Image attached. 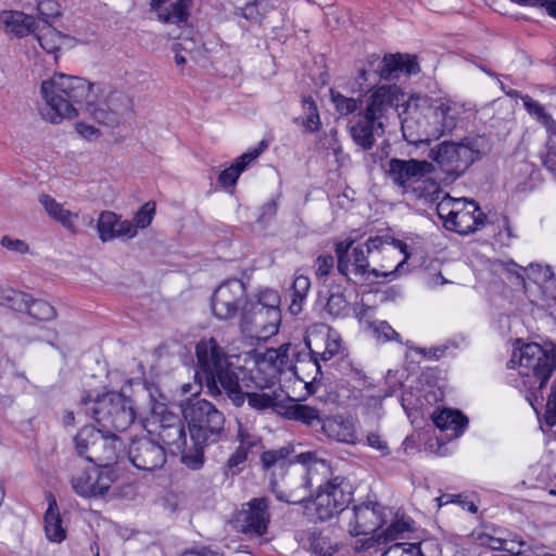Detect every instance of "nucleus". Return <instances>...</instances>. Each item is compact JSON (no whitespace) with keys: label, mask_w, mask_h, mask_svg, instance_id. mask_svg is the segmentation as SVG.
I'll return each instance as SVG.
<instances>
[{"label":"nucleus","mask_w":556,"mask_h":556,"mask_svg":"<svg viewBox=\"0 0 556 556\" xmlns=\"http://www.w3.org/2000/svg\"><path fill=\"white\" fill-rule=\"evenodd\" d=\"M305 344L309 350L308 359H299L292 366L289 357V345H281L279 349H268L261 357L253 362L251 368L237 366L238 391L244 403L243 390L268 389L274 386L282 371L293 369L299 376L300 371L308 370L314 372L313 380L321 375L319 361H329L336 356L341 348L339 334L325 324L312 325L304 338Z\"/></svg>","instance_id":"f257e3e1"},{"label":"nucleus","mask_w":556,"mask_h":556,"mask_svg":"<svg viewBox=\"0 0 556 556\" xmlns=\"http://www.w3.org/2000/svg\"><path fill=\"white\" fill-rule=\"evenodd\" d=\"M191 440L180 462L191 470H199L205 462L206 446L219 442L225 435V416L211 402L195 400L182 409Z\"/></svg>","instance_id":"f03ea898"},{"label":"nucleus","mask_w":556,"mask_h":556,"mask_svg":"<svg viewBox=\"0 0 556 556\" xmlns=\"http://www.w3.org/2000/svg\"><path fill=\"white\" fill-rule=\"evenodd\" d=\"M93 85L78 77L55 73L41 83L40 92L47 108L42 111L45 119L59 124L62 119H72L84 110L85 100L92 97Z\"/></svg>","instance_id":"7ed1b4c3"},{"label":"nucleus","mask_w":556,"mask_h":556,"mask_svg":"<svg viewBox=\"0 0 556 556\" xmlns=\"http://www.w3.org/2000/svg\"><path fill=\"white\" fill-rule=\"evenodd\" d=\"M198 371L203 377L212 395L220 394V388L237 407L242 406V399L238 391L237 366L229 361V356L214 339H202L195 345Z\"/></svg>","instance_id":"20e7f679"},{"label":"nucleus","mask_w":556,"mask_h":556,"mask_svg":"<svg viewBox=\"0 0 556 556\" xmlns=\"http://www.w3.org/2000/svg\"><path fill=\"white\" fill-rule=\"evenodd\" d=\"M85 412L106 432L126 431L136 420V409L130 397L119 392H108L92 397H81Z\"/></svg>","instance_id":"39448f33"},{"label":"nucleus","mask_w":556,"mask_h":556,"mask_svg":"<svg viewBox=\"0 0 556 556\" xmlns=\"http://www.w3.org/2000/svg\"><path fill=\"white\" fill-rule=\"evenodd\" d=\"M491 149L484 136L465 137L459 142L443 141L432 148L429 157L453 179L463 175Z\"/></svg>","instance_id":"423d86ee"},{"label":"nucleus","mask_w":556,"mask_h":556,"mask_svg":"<svg viewBox=\"0 0 556 556\" xmlns=\"http://www.w3.org/2000/svg\"><path fill=\"white\" fill-rule=\"evenodd\" d=\"M295 462L303 465L299 471L288 475L286 484L288 492L277 491V483L271 481V488L280 501L289 504H301L311 496V489L324 484L331 479V467L325 460L316 456L314 452H305L296 455Z\"/></svg>","instance_id":"0eeeda50"},{"label":"nucleus","mask_w":556,"mask_h":556,"mask_svg":"<svg viewBox=\"0 0 556 556\" xmlns=\"http://www.w3.org/2000/svg\"><path fill=\"white\" fill-rule=\"evenodd\" d=\"M378 254L384 256H392L399 254L396 248L389 242V237H370L365 244H358L351 250L350 270L359 281H375L379 278H389L393 271H388V265L377 264Z\"/></svg>","instance_id":"6e6552de"},{"label":"nucleus","mask_w":556,"mask_h":556,"mask_svg":"<svg viewBox=\"0 0 556 556\" xmlns=\"http://www.w3.org/2000/svg\"><path fill=\"white\" fill-rule=\"evenodd\" d=\"M150 435H156L160 444L173 454L181 456L190 451L187 444V432L182 419L163 405L153 408L151 418L143 425Z\"/></svg>","instance_id":"1a4fd4ad"},{"label":"nucleus","mask_w":556,"mask_h":556,"mask_svg":"<svg viewBox=\"0 0 556 556\" xmlns=\"http://www.w3.org/2000/svg\"><path fill=\"white\" fill-rule=\"evenodd\" d=\"M510 363L517 365L520 376L543 388L556 368V357L538 343H528L515 351Z\"/></svg>","instance_id":"9d476101"},{"label":"nucleus","mask_w":556,"mask_h":556,"mask_svg":"<svg viewBox=\"0 0 556 556\" xmlns=\"http://www.w3.org/2000/svg\"><path fill=\"white\" fill-rule=\"evenodd\" d=\"M350 482L343 477H333L318 486L314 504L316 518L326 521L343 513L352 501Z\"/></svg>","instance_id":"9b49d317"},{"label":"nucleus","mask_w":556,"mask_h":556,"mask_svg":"<svg viewBox=\"0 0 556 556\" xmlns=\"http://www.w3.org/2000/svg\"><path fill=\"white\" fill-rule=\"evenodd\" d=\"M280 320V311H265L263 306L247 303L241 314L240 328L248 337L261 341L278 332Z\"/></svg>","instance_id":"f8f14e48"},{"label":"nucleus","mask_w":556,"mask_h":556,"mask_svg":"<svg viewBox=\"0 0 556 556\" xmlns=\"http://www.w3.org/2000/svg\"><path fill=\"white\" fill-rule=\"evenodd\" d=\"M83 440H89L92 443L90 463L97 464L102 469H111L110 465L117 462L124 447L122 440L115 433L90 426L83 428Z\"/></svg>","instance_id":"ddd939ff"},{"label":"nucleus","mask_w":556,"mask_h":556,"mask_svg":"<svg viewBox=\"0 0 556 556\" xmlns=\"http://www.w3.org/2000/svg\"><path fill=\"white\" fill-rule=\"evenodd\" d=\"M247 303L245 285L240 279H229L215 289L211 305L218 319H231L239 309L243 313Z\"/></svg>","instance_id":"4468645a"},{"label":"nucleus","mask_w":556,"mask_h":556,"mask_svg":"<svg viewBox=\"0 0 556 556\" xmlns=\"http://www.w3.org/2000/svg\"><path fill=\"white\" fill-rule=\"evenodd\" d=\"M346 518V529L352 536L375 534L384 523L382 506L372 502L354 506Z\"/></svg>","instance_id":"2eb2a0df"},{"label":"nucleus","mask_w":556,"mask_h":556,"mask_svg":"<svg viewBox=\"0 0 556 556\" xmlns=\"http://www.w3.org/2000/svg\"><path fill=\"white\" fill-rule=\"evenodd\" d=\"M433 170V164L426 160H401L396 157L391 159L386 168L388 177L404 192L407 191L409 184L420 181Z\"/></svg>","instance_id":"dca6fc26"},{"label":"nucleus","mask_w":556,"mask_h":556,"mask_svg":"<svg viewBox=\"0 0 556 556\" xmlns=\"http://www.w3.org/2000/svg\"><path fill=\"white\" fill-rule=\"evenodd\" d=\"M521 100L530 116L546 130V153L543 156V165L556 177V121L543 105L530 96H523Z\"/></svg>","instance_id":"f3484780"},{"label":"nucleus","mask_w":556,"mask_h":556,"mask_svg":"<svg viewBox=\"0 0 556 556\" xmlns=\"http://www.w3.org/2000/svg\"><path fill=\"white\" fill-rule=\"evenodd\" d=\"M114 481L112 469L90 468L72 477L71 485L77 495L94 497L106 493Z\"/></svg>","instance_id":"a211bd4d"},{"label":"nucleus","mask_w":556,"mask_h":556,"mask_svg":"<svg viewBox=\"0 0 556 556\" xmlns=\"http://www.w3.org/2000/svg\"><path fill=\"white\" fill-rule=\"evenodd\" d=\"M128 458L139 470L153 471L164 466L166 454L164 446L152 439L132 440L128 448Z\"/></svg>","instance_id":"6ab92c4d"},{"label":"nucleus","mask_w":556,"mask_h":556,"mask_svg":"<svg viewBox=\"0 0 556 556\" xmlns=\"http://www.w3.org/2000/svg\"><path fill=\"white\" fill-rule=\"evenodd\" d=\"M401 129L404 139L409 144H419L430 142L432 138V129L430 117L422 115L417 105L410 100L401 121Z\"/></svg>","instance_id":"aec40b11"},{"label":"nucleus","mask_w":556,"mask_h":556,"mask_svg":"<svg viewBox=\"0 0 556 556\" xmlns=\"http://www.w3.org/2000/svg\"><path fill=\"white\" fill-rule=\"evenodd\" d=\"M269 521L268 504L265 498H253L238 514V529L245 534L263 535Z\"/></svg>","instance_id":"412c9836"},{"label":"nucleus","mask_w":556,"mask_h":556,"mask_svg":"<svg viewBox=\"0 0 556 556\" xmlns=\"http://www.w3.org/2000/svg\"><path fill=\"white\" fill-rule=\"evenodd\" d=\"M485 214L475 201L462 199L452 220L447 222L446 229L459 235H468L484 227Z\"/></svg>","instance_id":"4be33fe9"},{"label":"nucleus","mask_w":556,"mask_h":556,"mask_svg":"<svg viewBox=\"0 0 556 556\" xmlns=\"http://www.w3.org/2000/svg\"><path fill=\"white\" fill-rule=\"evenodd\" d=\"M403 97L404 94L396 85L381 86L368 98L364 114L374 121L383 122L382 119L389 111L397 106Z\"/></svg>","instance_id":"5701e85b"},{"label":"nucleus","mask_w":556,"mask_h":556,"mask_svg":"<svg viewBox=\"0 0 556 556\" xmlns=\"http://www.w3.org/2000/svg\"><path fill=\"white\" fill-rule=\"evenodd\" d=\"M460 116V108L451 101L441 102L431 112V134L434 140L451 134L457 126Z\"/></svg>","instance_id":"b1692460"},{"label":"nucleus","mask_w":556,"mask_h":556,"mask_svg":"<svg viewBox=\"0 0 556 556\" xmlns=\"http://www.w3.org/2000/svg\"><path fill=\"white\" fill-rule=\"evenodd\" d=\"M350 131L357 146L364 150H369L375 144V135L379 131L383 132V122L374 121V118H369L366 114L359 113L351 122Z\"/></svg>","instance_id":"393cba45"},{"label":"nucleus","mask_w":556,"mask_h":556,"mask_svg":"<svg viewBox=\"0 0 556 556\" xmlns=\"http://www.w3.org/2000/svg\"><path fill=\"white\" fill-rule=\"evenodd\" d=\"M420 71L416 56L408 54H388L379 62L377 73L382 79H391L395 72L417 74Z\"/></svg>","instance_id":"a878e982"},{"label":"nucleus","mask_w":556,"mask_h":556,"mask_svg":"<svg viewBox=\"0 0 556 556\" xmlns=\"http://www.w3.org/2000/svg\"><path fill=\"white\" fill-rule=\"evenodd\" d=\"M0 25L5 33L24 37L35 31L36 23L33 16L20 11H3L0 13Z\"/></svg>","instance_id":"bb28decb"},{"label":"nucleus","mask_w":556,"mask_h":556,"mask_svg":"<svg viewBox=\"0 0 556 556\" xmlns=\"http://www.w3.org/2000/svg\"><path fill=\"white\" fill-rule=\"evenodd\" d=\"M39 203L52 219L61 224L68 231L73 233L77 232L76 220L78 218V213L65 210L63 204L59 203L50 194H40Z\"/></svg>","instance_id":"cd10ccee"},{"label":"nucleus","mask_w":556,"mask_h":556,"mask_svg":"<svg viewBox=\"0 0 556 556\" xmlns=\"http://www.w3.org/2000/svg\"><path fill=\"white\" fill-rule=\"evenodd\" d=\"M47 502L48 508L43 516L45 533L49 541L60 543L66 538V531L63 527L58 503L51 493L47 495Z\"/></svg>","instance_id":"c85d7f7f"},{"label":"nucleus","mask_w":556,"mask_h":556,"mask_svg":"<svg viewBox=\"0 0 556 556\" xmlns=\"http://www.w3.org/2000/svg\"><path fill=\"white\" fill-rule=\"evenodd\" d=\"M264 149L265 146H263L262 142L260 148H255L237 157L236 161L229 167H227L219 174V184L224 187L235 186L240 174L247 168V166L252 161L256 160L260 156Z\"/></svg>","instance_id":"c756f323"},{"label":"nucleus","mask_w":556,"mask_h":556,"mask_svg":"<svg viewBox=\"0 0 556 556\" xmlns=\"http://www.w3.org/2000/svg\"><path fill=\"white\" fill-rule=\"evenodd\" d=\"M320 430L332 440L344 443H354L356 440L355 429L351 421L340 417L325 418Z\"/></svg>","instance_id":"7c9ffc66"},{"label":"nucleus","mask_w":556,"mask_h":556,"mask_svg":"<svg viewBox=\"0 0 556 556\" xmlns=\"http://www.w3.org/2000/svg\"><path fill=\"white\" fill-rule=\"evenodd\" d=\"M432 420L441 430H452L454 437L463 434L468 426V418L459 410L445 408L440 412H434Z\"/></svg>","instance_id":"2f4dec72"},{"label":"nucleus","mask_w":556,"mask_h":556,"mask_svg":"<svg viewBox=\"0 0 556 556\" xmlns=\"http://www.w3.org/2000/svg\"><path fill=\"white\" fill-rule=\"evenodd\" d=\"M40 47L48 53L55 54L66 37L50 23L37 24L33 33Z\"/></svg>","instance_id":"473e14b6"},{"label":"nucleus","mask_w":556,"mask_h":556,"mask_svg":"<svg viewBox=\"0 0 556 556\" xmlns=\"http://www.w3.org/2000/svg\"><path fill=\"white\" fill-rule=\"evenodd\" d=\"M527 275L541 288L546 298H556V279L548 266L531 265Z\"/></svg>","instance_id":"72a5a7b5"},{"label":"nucleus","mask_w":556,"mask_h":556,"mask_svg":"<svg viewBox=\"0 0 556 556\" xmlns=\"http://www.w3.org/2000/svg\"><path fill=\"white\" fill-rule=\"evenodd\" d=\"M287 415L290 419L301 421L309 427H321L325 419L316 407L299 403L289 406Z\"/></svg>","instance_id":"f704fd0d"},{"label":"nucleus","mask_w":556,"mask_h":556,"mask_svg":"<svg viewBox=\"0 0 556 556\" xmlns=\"http://www.w3.org/2000/svg\"><path fill=\"white\" fill-rule=\"evenodd\" d=\"M389 242H391L396 248L399 254H394L389 257L384 256L383 254H378L377 264H375V266L379 268L380 264L388 265L387 270L393 271L389 277H395L408 258V254L406 252L407 247L404 242L396 241L391 238H389Z\"/></svg>","instance_id":"c9c22d12"},{"label":"nucleus","mask_w":556,"mask_h":556,"mask_svg":"<svg viewBox=\"0 0 556 556\" xmlns=\"http://www.w3.org/2000/svg\"><path fill=\"white\" fill-rule=\"evenodd\" d=\"M309 288L311 280L308 277L304 275L295 276L291 288V303L289 306L293 315H298L302 312Z\"/></svg>","instance_id":"e433bc0d"},{"label":"nucleus","mask_w":556,"mask_h":556,"mask_svg":"<svg viewBox=\"0 0 556 556\" xmlns=\"http://www.w3.org/2000/svg\"><path fill=\"white\" fill-rule=\"evenodd\" d=\"M292 444H287L276 450H268L262 453L261 463L264 469H271L279 466L283 468L289 463V457L293 454Z\"/></svg>","instance_id":"4c0bfd02"},{"label":"nucleus","mask_w":556,"mask_h":556,"mask_svg":"<svg viewBox=\"0 0 556 556\" xmlns=\"http://www.w3.org/2000/svg\"><path fill=\"white\" fill-rule=\"evenodd\" d=\"M119 217L111 211H103L97 220V230L102 242L116 239Z\"/></svg>","instance_id":"58836bf2"},{"label":"nucleus","mask_w":556,"mask_h":556,"mask_svg":"<svg viewBox=\"0 0 556 556\" xmlns=\"http://www.w3.org/2000/svg\"><path fill=\"white\" fill-rule=\"evenodd\" d=\"M324 307L331 317H342L348 314L349 304L340 287L329 290Z\"/></svg>","instance_id":"ea45409f"},{"label":"nucleus","mask_w":556,"mask_h":556,"mask_svg":"<svg viewBox=\"0 0 556 556\" xmlns=\"http://www.w3.org/2000/svg\"><path fill=\"white\" fill-rule=\"evenodd\" d=\"M30 295L26 292L15 289H3L0 293V304L16 311L24 313L27 309Z\"/></svg>","instance_id":"a19ab883"},{"label":"nucleus","mask_w":556,"mask_h":556,"mask_svg":"<svg viewBox=\"0 0 556 556\" xmlns=\"http://www.w3.org/2000/svg\"><path fill=\"white\" fill-rule=\"evenodd\" d=\"M104 106L109 108L110 112L114 114L117 125L121 116L131 110V100L123 92L113 91L105 99Z\"/></svg>","instance_id":"79ce46f5"},{"label":"nucleus","mask_w":556,"mask_h":556,"mask_svg":"<svg viewBox=\"0 0 556 556\" xmlns=\"http://www.w3.org/2000/svg\"><path fill=\"white\" fill-rule=\"evenodd\" d=\"M27 306L25 313L40 321L52 320L56 315L55 308L45 300H34L30 296Z\"/></svg>","instance_id":"37998d69"},{"label":"nucleus","mask_w":556,"mask_h":556,"mask_svg":"<svg viewBox=\"0 0 556 556\" xmlns=\"http://www.w3.org/2000/svg\"><path fill=\"white\" fill-rule=\"evenodd\" d=\"M93 96L91 98H88V100H85L84 110L92 116L94 121H97L99 124L106 125V126H115V117L114 114H112L109 110V108L104 106V101L94 104L92 102Z\"/></svg>","instance_id":"c03bdc74"},{"label":"nucleus","mask_w":556,"mask_h":556,"mask_svg":"<svg viewBox=\"0 0 556 556\" xmlns=\"http://www.w3.org/2000/svg\"><path fill=\"white\" fill-rule=\"evenodd\" d=\"M302 108L305 116L302 118V126L309 132L319 129L320 119L315 101L311 97H306L302 101Z\"/></svg>","instance_id":"a18cd8bd"},{"label":"nucleus","mask_w":556,"mask_h":556,"mask_svg":"<svg viewBox=\"0 0 556 556\" xmlns=\"http://www.w3.org/2000/svg\"><path fill=\"white\" fill-rule=\"evenodd\" d=\"M353 240H344L340 241L336 244V255L338 258V270L341 275L346 276L349 275L350 270V256H351V250L353 249Z\"/></svg>","instance_id":"49530a36"},{"label":"nucleus","mask_w":556,"mask_h":556,"mask_svg":"<svg viewBox=\"0 0 556 556\" xmlns=\"http://www.w3.org/2000/svg\"><path fill=\"white\" fill-rule=\"evenodd\" d=\"M249 303L263 306L265 311H280V296L277 291L270 289L261 291L255 299L250 300Z\"/></svg>","instance_id":"de8ad7c7"},{"label":"nucleus","mask_w":556,"mask_h":556,"mask_svg":"<svg viewBox=\"0 0 556 556\" xmlns=\"http://www.w3.org/2000/svg\"><path fill=\"white\" fill-rule=\"evenodd\" d=\"M243 393L244 400L247 399L249 406L254 409L264 410L276 405V397L271 394L250 392L249 390L243 391Z\"/></svg>","instance_id":"09e8293b"},{"label":"nucleus","mask_w":556,"mask_h":556,"mask_svg":"<svg viewBox=\"0 0 556 556\" xmlns=\"http://www.w3.org/2000/svg\"><path fill=\"white\" fill-rule=\"evenodd\" d=\"M462 199H454L450 195H445L437 205V213L439 218L442 220L443 226L446 228L447 222L452 220L454 213L459 206Z\"/></svg>","instance_id":"8fccbe9b"},{"label":"nucleus","mask_w":556,"mask_h":556,"mask_svg":"<svg viewBox=\"0 0 556 556\" xmlns=\"http://www.w3.org/2000/svg\"><path fill=\"white\" fill-rule=\"evenodd\" d=\"M371 332L377 341H380V342L395 341V342L402 343L400 333L397 331H395L392 328V326L384 320H379L378 324H374Z\"/></svg>","instance_id":"3c124183"},{"label":"nucleus","mask_w":556,"mask_h":556,"mask_svg":"<svg viewBox=\"0 0 556 556\" xmlns=\"http://www.w3.org/2000/svg\"><path fill=\"white\" fill-rule=\"evenodd\" d=\"M0 245L7 252L14 255H25L30 252V247L25 240L9 235H4L0 238Z\"/></svg>","instance_id":"603ef678"},{"label":"nucleus","mask_w":556,"mask_h":556,"mask_svg":"<svg viewBox=\"0 0 556 556\" xmlns=\"http://www.w3.org/2000/svg\"><path fill=\"white\" fill-rule=\"evenodd\" d=\"M191 0H176L170 3L169 8L165 9L166 14H163L164 21L169 23H180L187 18V9Z\"/></svg>","instance_id":"864d4df0"},{"label":"nucleus","mask_w":556,"mask_h":556,"mask_svg":"<svg viewBox=\"0 0 556 556\" xmlns=\"http://www.w3.org/2000/svg\"><path fill=\"white\" fill-rule=\"evenodd\" d=\"M266 5L267 0H253L240 9V14L248 21L258 23L263 17Z\"/></svg>","instance_id":"5fc2aeb1"},{"label":"nucleus","mask_w":556,"mask_h":556,"mask_svg":"<svg viewBox=\"0 0 556 556\" xmlns=\"http://www.w3.org/2000/svg\"><path fill=\"white\" fill-rule=\"evenodd\" d=\"M331 100L341 115H349L358 109V101L354 98L345 97L339 92L331 91Z\"/></svg>","instance_id":"6e6d98bb"},{"label":"nucleus","mask_w":556,"mask_h":556,"mask_svg":"<svg viewBox=\"0 0 556 556\" xmlns=\"http://www.w3.org/2000/svg\"><path fill=\"white\" fill-rule=\"evenodd\" d=\"M383 556H424L420 545L413 543H395L391 545Z\"/></svg>","instance_id":"4d7b16f0"},{"label":"nucleus","mask_w":556,"mask_h":556,"mask_svg":"<svg viewBox=\"0 0 556 556\" xmlns=\"http://www.w3.org/2000/svg\"><path fill=\"white\" fill-rule=\"evenodd\" d=\"M237 441L239 442L238 450L249 454L250 450L255 447L260 442V438L254 433H251L247 428L239 422Z\"/></svg>","instance_id":"13d9d810"},{"label":"nucleus","mask_w":556,"mask_h":556,"mask_svg":"<svg viewBox=\"0 0 556 556\" xmlns=\"http://www.w3.org/2000/svg\"><path fill=\"white\" fill-rule=\"evenodd\" d=\"M312 549L318 556H332L337 552V544L328 536L318 534L312 538Z\"/></svg>","instance_id":"bf43d9fd"},{"label":"nucleus","mask_w":556,"mask_h":556,"mask_svg":"<svg viewBox=\"0 0 556 556\" xmlns=\"http://www.w3.org/2000/svg\"><path fill=\"white\" fill-rule=\"evenodd\" d=\"M155 213V204L148 202L144 205L141 206V208L136 213L134 216V223L136 224L137 228L144 229L148 226H150L153 215Z\"/></svg>","instance_id":"052dcab7"},{"label":"nucleus","mask_w":556,"mask_h":556,"mask_svg":"<svg viewBox=\"0 0 556 556\" xmlns=\"http://www.w3.org/2000/svg\"><path fill=\"white\" fill-rule=\"evenodd\" d=\"M248 458V454L243 451L236 448V451L229 456L226 466H225V475L227 476H236L241 469L242 465L245 463Z\"/></svg>","instance_id":"680f3d73"},{"label":"nucleus","mask_w":556,"mask_h":556,"mask_svg":"<svg viewBox=\"0 0 556 556\" xmlns=\"http://www.w3.org/2000/svg\"><path fill=\"white\" fill-rule=\"evenodd\" d=\"M37 11L42 23H49L50 18L58 17L61 14L60 5L54 0H42L37 4Z\"/></svg>","instance_id":"e2e57ef3"},{"label":"nucleus","mask_w":556,"mask_h":556,"mask_svg":"<svg viewBox=\"0 0 556 556\" xmlns=\"http://www.w3.org/2000/svg\"><path fill=\"white\" fill-rule=\"evenodd\" d=\"M409 530L408 522L404 520H396L392 522L384 531V539L393 541L399 539L405 531Z\"/></svg>","instance_id":"0e129e2a"},{"label":"nucleus","mask_w":556,"mask_h":556,"mask_svg":"<svg viewBox=\"0 0 556 556\" xmlns=\"http://www.w3.org/2000/svg\"><path fill=\"white\" fill-rule=\"evenodd\" d=\"M334 260L331 255H319L316 260V276L324 278L328 276L333 268Z\"/></svg>","instance_id":"69168bd1"},{"label":"nucleus","mask_w":556,"mask_h":556,"mask_svg":"<svg viewBox=\"0 0 556 556\" xmlns=\"http://www.w3.org/2000/svg\"><path fill=\"white\" fill-rule=\"evenodd\" d=\"M138 228L134 220H119L117 226L116 238L125 237L131 239L137 236Z\"/></svg>","instance_id":"338daca9"},{"label":"nucleus","mask_w":556,"mask_h":556,"mask_svg":"<svg viewBox=\"0 0 556 556\" xmlns=\"http://www.w3.org/2000/svg\"><path fill=\"white\" fill-rule=\"evenodd\" d=\"M357 317L361 324L365 325L367 329L371 330L374 324H378V319H375L374 308L367 305H363L357 313Z\"/></svg>","instance_id":"774afa93"}]
</instances>
